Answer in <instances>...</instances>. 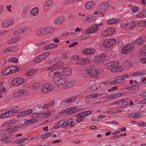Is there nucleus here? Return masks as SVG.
<instances>
[{
	"label": "nucleus",
	"instance_id": "nucleus-25",
	"mask_svg": "<svg viewBox=\"0 0 146 146\" xmlns=\"http://www.w3.org/2000/svg\"><path fill=\"white\" fill-rule=\"evenodd\" d=\"M141 116V114L139 112L132 113L128 116L129 118H133L134 119H137L140 117Z\"/></svg>",
	"mask_w": 146,
	"mask_h": 146
},
{
	"label": "nucleus",
	"instance_id": "nucleus-46",
	"mask_svg": "<svg viewBox=\"0 0 146 146\" xmlns=\"http://www.w3.org/2000/svg\"><path fill=\"white\" fill-rule=\"evenodd\" d=\"M19 91L21 96L23 95H26L27 94L26 90L21 89Z\"/></svg>",
	"mask_w": 146,
	"mask_h": 146
},
{
	"label": "nucleus",
	"instance_id": "nucleus-29",
	"mask_svg": "<svg viewBox=\"0 0 146 146\" xmlns=\"http://www.w3.org/2000/svg\"><path fill=\"white\" fill-rule=\"evenodd\" d=\"M39 13V9L37 7L33 8L30 11L31 15L33 16H36Z\"/></svg>",
	"mask_w": 146,
	"mask_h": 146
},
{
	"label": "nucleus",
	"instance_id": "nucleus-56",
	"mask_svg": "<svg viewBox=\"0 0 146 146\" xmlns=\"http://www.w3.org/2000/svg\"><path fill=\"white\" fill-rule=\"evenodd\" d=\"M76 82L74 81H73L70 82L67 81V84L69 85L68 87H70L73 86L75 84Z\"/></svg>",
	"mask_w": 146,
	"mask_h": 146
},
{
	"label": "nucleus",
	"instance_id": "nucleus-38",
	"mask_svg": "<svg viewBox=\"0 0 146 146\" xmlns=\"http://www.w3.org/2000/svg\"><path fill=\"white\" fill-rule=\"evenodd\" d=\"M145 42L143 39L141 38L137 39L135 41V43L139 45H143Z\"/></svg>",
	"mask_w": 146,
	"mask_h": 146
},
{
	"label": "nucleus",
	"instance_id": "nucleus-61",
	"mask_svg": "<svg viewBox=\"0 0 146 146\" xmlns=\"http://www.w3.org/2000/svg\"><path fill=\"white\" fill-rule=\"evenodd\" d=\"M51 115V113L50 112L46 113L44 115V118H48Z\"/></svg>",
	"mask_w": 146,
	"mask_h": 146
},
{
	"label": "nucleus",
	"instance_id": "nucleus-59",
	"mask_svg": "<svg viewBox=\"0 0 146 146\" xmlns=\"http://www.w3.org/2000/svg\"><path fill=\"white\" fill-rule=\"evenodd\" d=\"M56 71V70L54 72H53L52 71H50L49 72L48 74V76L50 77H53L54 78V73Z\"/></svg>",
	"mask_w": 146,
	"mask_h": 146
},
{
	"label": "nucleus",
	"instance_id": "nucleus-23",
	"mask_svg": "<svg viewBox=\"0 0 146 146\" xmlns=\"http://www.w3.org/2000/svg\"><path fill=\"white\" fill-rule=\"evenodd\" d=\"M32 112V110L31 109H28L25 111H22L20 112L18 114L19 117H23L31 114Z\"/></svg>",
	"mask_w": 146,
	"mask_h": 146
},
{
	"label": "nucleus",
	"instance_id": "nucleus-45",
	"mask_svg": "<svg viewBox=\"0 0 146 146\" xmlns=\"http://www.w3.org/2000/svg\"><path fill=\"white\" fill-rule=\"evenodd\" d=\"M17 128V126H14L12 127L8 128L7 130L9 131V133H12L16 131V129H15Z\"/></svg>",
	"mask_w": 146,
	"mask_h": 146
},
{
	"label": "nucleus",
	"instance_id": "nucleus-48",
	"mask_svg": "<svg viewBox=\"0 0 146 146\" xmlns=\"http://www.w3.org/2000/svg\"><path fill=\"white\" fill-rule=\"evenodd\" d=\"M97 94H91L86 97V98L87 99H90L91 98H94L97 97Z\"/></svg>",
	"mask_w": 146,
	"mask_h": 146
},
{
	"label": "nucleus",
	"instance_id": "nucleus-11",
	"mask_svg": "<svg viewBox=\"0 0 146 146\" xmlns=\"http://www.w3.org/2000/svg\"><path fill=\"white\" fill-rule=\"evenodd\" d=\"M116 42L115 40L114 39H109L105 40L103 44L104 47H110L116 44Z\"/></svg>",
	"mask_w": 146,
	"mask_h": 146
},
{
	"label": "nucleus",
	"instance_id": "nucleus-40",
	"mask_svg": "<svg viewBox=\"0 0 146 146\" xmlns=\"http://www.w3.org/2000/svg\"><path fill=\"white\" fill-rule=\"evenodd\" d=\"M95 19V17L93 16L88 15L86 18L85 20L86 21L88 22H92L94 21Z\"/></svg>",
	"mask_w": 146,
	"mask_h": 146
},
{
	"label": "nucleus",
	"instance_id": "nucleus-51",
	"mask_svg": "<svg viewBox=\"0 0 146 146\" xmlns=\"http://www.w3.org/2000/svg\"><path fill=\"white\" fill-rule=\"evenodd\" d=\"M73 2V0H66L64 4V5L66 6Z\"/></svg>",
	"mask_w": 146,
	"mask_h": 146
},
{
	"label": "nucleus",
	"instance_id": "nucleus-3",
	"mask_svg": "<svg viewBox=\"0 0 146 146\" xmlns=\"http://www.w3.org/2000/svg\"><path fill=\"white\" fill-rule=\"evenodd\" d=\"M72 69L70 68H59L55 72V75L70 76L71 74Z\"/></svg>",
	"mask_w": 146,
	"mask_h": 146
},
{
	"label": "nucleus",
	"instance_id": "nucleus-44",
	"mask_svg": "<svg viewBox=\"0 0 146 146\" xmlns=\"http://www.w3.org/2000/svg\"><path fill=\"white\" fill-rule=\"evenodd\" d=\"M38 70L37 69L31 70L27 73V75L28 76H30L32 74L36 72Z\"/></svg>",
	"mask_w": 146,
	"mask_h": 146
},
{
	"label": "nucleus",
	"instance_id": "nucleus-19",
	"mask_svg": "<svg viewBox=\"0 0 146 146\" xmlns=\"http://www.w3.org/2000/svg\"><path fill=\"white\" fill-rule=\"evenodd\" d=\"M106 55L103 53H101L99 55L96 56L94 58L95 62H103L106 59Z\"/></svg>",
	"mask_w": 146,
	"mask_h": 146
},
{
	"label": "nucleus",
	"instance_id": "nucleus-20",
	"mask_svg": "<svg viewBox=\"0 0 146 146\" xmlns=\"http://www.w3.org/2000/svg\"><path fill=\"white\" fill-rule=\"evenodd\" d=\"M51 65L48 67V69L49 70L56 69L58 68L60 65L58 62L56 60L51 61L50 62Z\"/></svg>",
	"mask_w": 146,
	"mask_h": 146
},
{
	"label": "nucleus",
	"instance_id": "nucleus-2",
	"mask_svg": "<svg viewBox=\"0 0 146 146\" xmlns=\"http://www.w3.org/2000/svg\"><path fill=\"white\" fill-rule=\"evenodd\" d=\"M53 80L56 85L59 86H62L64 88H66L69 85L67 84V79L65 78H60V77L62 76L61 75H55V72L54 73Z\"/></svg>",
	"mask_w": 146,
	"mask_h": 146
},
{
	"label": "nucleus",
	"instance_id": "nucleus-32",
	"mask_svg": "<svg viewBox=\"0 0 146 146\" xmlns=\"http://www.w3.org/2000/svg\"><path fill=\"white\" fill-rule=\"evenodd\" d=\"M129 6L133 13H136L139 11V7H136L131 4H129Z\"/></svg>",
	"mask_w": 146,
	"mask_h": 146
},
{
	"label": "nucleus",
	"instance_id": "nucleus-28",
	"mask_svg": "<svg viewBox=\"0 0 146 146\" xmlns=\"http://www.w3.org/2000/svg\"><path fill=\"white\" fill-rule=\"evenodd\" d=\"M65 18L62 17H59L57 18L54 21L56 24H60L63 23L65 21Z\"/></svg>",
	"mask_w": 146,
	"mask_h": 146
},
{
	"label": "nucleus",
	"instance_id": "nucleus-7",
	"mask_svg": "<svg viewBox=\"0 0 146 146\" xmlns=\"http://www.w3.org/2000/svg\"><path fill=\"white\" fill-rule=\"evenodd\" d=\"M71 59L72 60L76 61V63L78 65L87 64L90 62V60L88 59L80 58L79 57L76 56H72Z\"/></svg>",
	"mask_w": 146,
	"mask_h": 146
},
{
	"label": "nucleus",
	"instance_id": "nucleus-12",
	"mask_svg": "<svg viewBox=\"0 0 146 146\" xmlns=\"http://www.w3.org/2000/svg\"><path fill=\"white\" fill-rule=\"evenodd\" d=\"M86 73L88 75L95 78H97L99 77V72L95 69L88 68L86 70Z\"/></svg>",
	"mask_w": 146,
	"mask_h": 146
},
{
	"label": "nucleus",
	"instance_id": "nucleus-58",
	"mask_svg": "<svg viewBox=\"0 0 146 146\" xmlns=\"http://www.w3.org/2000/svg\"><path fill=\"white\" fill-rule=\"evenodd\" d=\"M125 65L126 66H132V63L129 61H127L125 63Z\"/></svg>",
	"mask_w": 146,
	"mask_h": 146
},
{
	"label": "nucleus",
	"instance_id": "nucleus-21",
	"mask_svg": "<svg viewBox=\"0 0 146 146\" xmlns=\"http://www.w3.org/2000/svg\"><path fill=\"white\" fill-rule=\"evenodd\" d=\"M135 26L134 22H132L128 24L125 23L122 25V27L125 29H133Z\"/></svg>",
	"mask_w": 146,
	"mask_h": 146
},
{
	"label": "nucleus",
	"instance_id": "nucleus-30",
	"mask_svg": "<svg viewBox=\"0 0 146 146\" xmlns=\"http://www.w3.org/2000/svg\"><path fill=\"white\" fill-rule=\"evenodd\" d=\"M136 17L138 18H142L146 17V10H143L139 12L136 15Z\"/></svg>",
	"mask_w": 146,
	"mask_h": 146
},
{
	"label": "nucleus",
	"instance_id": "nucleus-62",
	"mask_svg": "<svg viewBox=\"0 0 146 146\" xmlns=\"http://www.w3.org/2000/svg\"><path fill=\"white\" fill-rule=\"evenodd\" d=\"M110 123L112 124L113 125L116 126L118 125V123L115 121L113 120L110 122Z\"/></svg>",
	"mask_w": 146,
	"mask_h": 146
},
{
	"label": "nucleus",
	"instance_id": "nucleus-50",
	"mask_svg": "<svg viewBox=\"0 0 146 146\" xmlns=\"http://www.w3.org/2000/svg\"><path fill=\"white\" fill-rule=\"evenodd\" d=\"M9 62L16 63L18 61V60L17 58L14 57H11L9 59Z\"/></svg>",
	"mask_w": 146,
	"mask_h": 146
},
{
	"label": "nucleus",
	"instance_id": "nucleus-16",
	"mask_svg": "<svg viewBox=\"0 0 146 146\" xmlns=\"http://www.w3.org/2000/svg\"><path fill=\"white\" fill-rule=\"evenodd\" d=\"M129 76L128 75H125L121 78L115 79L111 81H110V83L112 85L120 83L125 81V79L128 78Z\"/></svg>",
	"mask_w": 146,
	"mask_h": 146
},
{
	"label": "nucleus",
	"instance_id": "nucleus-9",
	"mask_svg": "<svg viewBox=\"0 0 146 146\" xmlns=\"http://www.w3.org/2000/svg\"><path fill=\"white\" fill-rule=\"evenodd\" d=\"M54 86L51 83H46L44 84L42 87L41 90L44 93H48L54 89Z\"/></svg>",
	"mask_w": 146,
	"mask_h": 146
},
{
	"label": "nucleus",
	"instance_id": "nucleus-42",
	"mask_svg": "<svg viewBox=\"0 0 146 146\" xmlns=\"http://www.w3.org/2000/svg\"><path fill=\"white\" fill-rule=\"evenodd\" d=\"M76 108L75 107H72L68 108L66 109L61 111L59 113L60 114H62L64 113L70 111L75 109Z\"/></svg>",
	"mask_w": 146,
	"mask_h": 146
},
{
	"label": "nucleus",
	"instance_id": "nucleus-54",
	"mask_svg": "<svg viewBox=\"0 0 146 146\" xmlns=\"http://www.w3.org/2000/svg\"><path fill=\"white\" fill-rule=\"evenodd\" d=\"M6 88L5 87L2 88L0 89V98H1L3 97L2 93L5 92Z\"/></svg>",
	"mask_w": 146,
	"mask_h": 146
},
{
	"label": "nucleus",
	"instance_id": "nucleus-17",
	"mask_svg": "<svg viewBox=\"0 0 146 146\" xmlns=\"http://www.w3.org/2000/svg\"><path fill=\"white\" fill-rule=\"evenodd\" d=\"M115 32V29L113 28H109L104 31L102 35L104 37L109 36L113 35Z\"/></svg>",
	"mask_w": 146,
	"mask_h": 146
},
{
	"label": "nucleus",
	"instance_id": "nucleus-27",
	"mask_svg": "<svg viewBox=\"0 0 146 146\" xmlns=\"http://www.w3.org/2000/svg\"><path fill=\"white\" fill-rule=\"evenodd\" d=\"M57 45L56 44H50L44 46L43 47V49L45 50L50 49L52 48H54L57 46Z\"/></svg>",
	"mask_w": 146,
	"mask_h": 146
},
{
	"label": "nucleus",
	"instance_id": "nucleus-55",
	"mask_svg": "<svg viewBox=\"0 0 146 146\" xmlns=\"http://www.w3.org/2000/svg\"><path fill=\"white\" fill-rule=\"evenodd\" d=\"M26 140V138L21 139L17 140L16 142L18 144H21L24 142Z\"/></svg>",
	"mask_w": 146,
	"mask_h": 146
},
{
	"label": "nucleus",
	"instance_id": "nucleus-34",
	"mask_svg": "<svg viewBox=\"0 0 146 146\" xmlns=\"http://www.w3.org/2000/svg\"><path fill=\"white\" fill-rule=\"evenodd\" d=\"M53 5V1L51 0H48L46 1L45 3L44 6L48 8H52Z\"/></svg>",
	"mask_w": 146,
	"mask_h": 146
},
{
	"label": "nucleus",
	"instance_id": "nucleus-4",
	"mask_svg": "<svg viewBox=\"0 0 146 146\" xmlns=\"http://www.w3.org/2000/svg\"><path fill=\"white\" fill-rule=\"evenodd\" d=\"M75 123L73 119H70L67 120L66 122L64 120L60 121L56 126V128H59V126L64 127L67 125H69L70 127H72L75 125Z\"/></svg>",
	"mask_w": 146,
	"mask_h": 146
},
{
	"label": "nucleus",
	"instance_id": "nucleus-64",
	"mask_svg": "<svg viewBox=\"0 0 146 146\" xmlns=\"http://www.w3.org/2000/svg\"><path fill=\"white\" fill-rule=\"evenodd\" d=\"M140 96H146V91H144L141 92L140 93Z\"/></svg>",
	"mask_w": 146,
	"mask_h": 146
},
{
	"label": "nucleus",
	"instance_id": "nucleus-14",
	"mask_svg": "<svg viewBox=\"0 0 146 146\" xmlns=\"http://www.w3.org/2000/svg\"><path fill=\"white\" fill-rule=\"evenodd\" d=\"M133 76L138 77L137 78V81L135 80V82L139 84L143 83L145 80V78L143 77L141 73L139 72H137L133 74Z\"/></svg>",
	"mask_w": 146,
	"mask_h": 146
},
{
	"label": "nucleus",
	"instance_id": "nucleus-24",
	"mask_svg": "<svg viewBox=\"0 0 146 146\" xmlns=\"http://www.w3.org/2000/svg\"><path fill=\"white\" fill-rule=\"evenodd\" d=\"M95 51L93 48H86L84 50L83 53L84 54L89 55L94 54Z\"/></svg>",
	"mask_w": 146,
	"mask_h": 146
},
{
	"label": "nucleus",
	"instance_id": "nucleus-18",
	"mask_svg": "<svg viewBox=\"0 0 146 146\" xmlns=\"http://www.w3.org/2000/svg\"><path fill=\"white\" fill-rule=\"evenodd\" d=\"M49 52H45L39 55L35 59L34 61L36 63H39L42 61L49 55Z\"/></svg>",
	"mask_w": 146,
	"mask_h": 146
},
{
	"label": "nucleus",
	"instance_id": "nucleus-36",
	"mask_svg": "<svg viewBox=\"0 0 146 146\" xmlns=\"http://www.w3.org/2000/svg\"><path fill=\"white\" fill-rule=\"evenodd\" d=\"M92 113V111L89 110L85 111L82 113H78L77 115V116H82L84 117L90 115Z\"/></svg>",
	"mask_w": 146,
	"mask_h": 146
},
{
	"label": "nucleus",
	"instance_id": "nucleus-37",
	"mask_svg": "<svg viewBox=\"0 0 146 146\" xmlns=\"http://www.w3.org/2000/svg\"><path fill=\"white\" fill-rule=\"evenodd\" d=\"M140 62L141 63H146V53H142L141 54L140 59Z\"/></svg>",
	"mask_w": 146,
	"mask_h": 146
},
{
	"label": "nucleus",
	"instance_id": "nucleus-43",
	"mask_svg": "<svg viewBox=\"0 0 146 146\" xmlns=\"http://www.w3.org/2000/svg\"><path fill=\"white\" fill-rule=\"evenodd\" d=\"M37 120V119H30L27 120L24 123V124L25 125H28L30 124L34 123Z\"/></svg>",
	"mask_w": 146,
	"mask_h": 146
},
{
	"label": "nucleus",
	"instance_id": "nucleus-26",
	"mask_svg": "<svg viewBox=\"0 0 146 146\" xmlns=\"http://www.w3.org/2000/svg\"><path fill=\"white\" fill-rule=\"evenodd\" d=\"M19 36H17L16 38H13L11 39L8 40L7 42V43L8 44H10L15 43L19 41L20 39Z\"/></svg>",
	"mask_w": 146,
	"mask_h": 146
},
{
	"label": "nucleus",
	"instance_id": "nucleus-47",
	"mask_svg": "<svg viewBox=\"0 0 146 146\" xmlns=\"http://www.w3.org/2000/svg\"><path fill=\"white\" fill-rule=\"evenodd\" d=\"M41 86L40 83L36 82L33 84L32 86L34 88H39Z\"/></svg>",
	"mask_w": 146,
	"mask_h": 146
},
{
	"label": "nucleus",
	"instance_id": "nucleus-5",
	"mask_svg": "<svg viewBox=\"0 0 146 146\" xmlns=\"http://www.w3.org/2000/svg\"><path fill=\"white\" fill-rule=\"evenodd\" d=\"M54 29L52 27H44L42 28L36 32V34L37 35H41L47 34L52 32Z\"/></svg>",
	"mask_w": 146,
	"mask_h": 146
},
{
	"label": "nucleus",
	"instance_id": "nucleus-35",
	"mask_svg": "<svg viewBox=\"0 0 146 146\" xmlns=\"http://www.w3.org/2000/svg\"><path fill=\"white\" fill-rule=\"evenodd\" d=\"M9 70H10V74L16 72L18 71L19 68L17 66H9Z\"/></svg>",
	"mask_w": 146,
	"mask_h": 146
},
{
	"label": "nucleus",
	"instance_id": "nucleus-52",
	"mask_svg": "<svg viewBox=\"0 0 146 146\" xmlns=\"http://www.w3.org/2000/svg\"><path fill=\"white\" fill-rule=\"evenodd\" d=\"M11 52H15L17 51L18 48L17 46L11 47Z\"/></svg>",
	"mask_w": 146,
	"mask_h": 146
},
{
	"label": "nucleus",
	"instance_id": "nucleus-13",
	"mask_svg": "<svg viewBox=\"0 0 146 146\" xmlns=\"http://www.w3.org/2000/svg\"><path fill=\"white\" fill-rule=\"evenodd\" d=\"M14 20L12 19H9L4 20L2 22L1 26L4 28H7L13 25L14 23Z\"/></svg>",
	"mask_w": 146,
	"mask_h": 146
},
{
	"label": "nucleus",
	"instance_id": "nucleus-60",
	"mask_svg": "<svg viewBox=\"0 0 146 146\" xmlns=\"http://www.w3.org/2000/svg\"><path fill=\"white\" fill-rule=\"evenodd\" d=\"M19 96H20V94L19 93V91H18L17 92H14V96L16 98L19 97Z\"/></svg>",
	"mask_w": 146,
	"mask_h": 146
},
{
	"label": "nucleus",
	"instance_id": "nucleus-15",
	"mask_svg": "<svg viewBox=\"0 0 146 146\" xmlns=\"http://www.w3.org/2000/svg\"><path fill=\"white\" fill-rule=\"evenodd\" d=\"M134 44H129L124 46L121 50L122 53L123 54H127L133 50Z\"/></svg>",
	"mask_w": 146,
	"mask_h": 146
},
{
	"label": "nucleus",
	"instance_id": "nucleus-41",
	"mask_svg": "<svg viewBox=\"0 0 146 146\" xmlns=\"http://www.w3.org/2000/svg\"><path fill=\"white\" fill-rule=\"evenodd\" d=\"M9 67L6 68L2 70V73L4 75H9L10 74Z\"/></svg>",
	"mask_w": 146,
	"mask_h": 146
},
{
	"label": "nucleus",
	"instance_id": "nucleus-10",
	"mask_svg": "<svg viewBox=\"0 0 146 146\" xmlns=\"http://www.w3.org/2000/svg\"><path fill=\"white\" fill-rule=\"evenodd\" d=\"M102 25V23L96 24L94 26H91L88 27L86 30L85 33L88 34L93 33L96 31L99 28V26Z\"/></svg>",
	"mask_w": 146,
	"mask_h": 146
},
{
	"label": "nucleus",
	"instance_id": "nucleus-33",
	"mask_svg": "<svg viewBox=\"0 0 146 146\" xmlns=\"http://www.w3.org/2000/svg\"><path fill=\"white\" fill-rule=\"evenodd\" d=\"M119 22V19H112L108 20L107 23L108 25H111L117 23Z\"/></svg>",
	"mask_w": 146,
	"mask_h": 146
},
{
	"label": "nucleus",
	"instance_id": "nucleus-6",
	"mask_svg": "<svg viewBox=\"0 0 146 146\" xmlns=\"http://www.w3.org/2000/svg\"><path fill=\"white\" fill-rule=\"evenodd\" d=\"M17 108V107H16L15 108H12L10 110L6 111L0 115V118L3 119L11 117L15 115L18 112V110H16Z\"/></svg>",
	"mask_w": 146,
	"mask_h": 146
},
{
	"label": "nucleus",
	"instance_id": "nucleus-57",
	"mask_svg": "<svg viewBox=\"0 0 146 146\" xmlns=\"http://www.w3.org/2000/svg\"><path fill=\"white\" fill-rule=\"evenodd\" d=\"M79 117L78 118L76 119V122H80L84 120V117L82 116H78Z\"/></svg>",
	"mask_w": 146,
	"mask_h": 146
},
{
	"label": "nucleus",
	"instance_id": "nucleus-22",
	"mask_svg": "<svg viewBox=\"0 0 146 146\" xmlns=\"http://www.w3.org/2000/svg\"><path fill=\"white\" fill-rule=\"evenodd\" d=\"M24 81V80L21 78H17L13 80L12 84L14 86L20 85L23 83Z\"/></svg>",
	"mask_w": 146,
	"mask_h": 146
},
{
	"label": "nucleus",
	"instance_id": "nucleus-63",
	"mask_svg": "<svg viewBox=\"0 0 146 146\" xmlns=\"http://www.w3.org/2000/svg\"><path fill=\"white\" fill-rule=\"evenodd\" d=\"M20 33L19 29L15 31L13 33V35H20Z\"/></svg>",
	"mask_w": 146,
	"mask_h": 146
},
{
	"label": "nucleus",
	"instance_id": "nucleus-1",
	"mask_svg": "<svg viewBox=\"0 0 146 146\" xmlns=\"http://www.w3.org/2000/svg\"><path fill=\"white\" fill-rule=\"evenodd\" d=\"M106 66L107 68L114 72H121L124 69L123 68L119 65L118 62L117 61L108 62L106 64Z\"/></svg>",
	"mask_w": 146,
	"mask_h": 146
},
{
	"label": "nucleus",
	"instance_id": "nucleus-31",
	"mask_svg": "<svg viewBox=\"0 0 146 146\" xmlns=\"http://www.w3.org/2000/svg\"><path fill=\"white\" fill-rule=\"evenodd\" d=\"M95 5L94 2L90 1L87 2L85 4V7L86 9H90L92 8Z\"/></svg>",
	"mask_w": 146,
	"mask_h": 146
},
{
	"label": "nucleus",
	"instance_id": "nucleus-39",
	"mask_svg": "<svg viewBox=\"0 0 146 146\" xmlns=\"http://www.w3.org/2000/svg\"><path fill=\"white\" fill-rule=\"evenodd\" d=\"M76 99V97H73L68 99H66L64 100V101L66 103H71L73 102Z\"/></svg>",
	"mask_w": 146,
	"mask_h": 146
},
{
	"label": "nucleus",
	"instance_id": "nucleus-53",
	"mask_svg": "<svg viewBox=\"0 0 146 146\" xmlns=\"http://www.w3.org/2000/svg\"><path fill=\"white\" fill-rule=\"evenodd\" d=\"M51 135V133H48L42 135L41 137L43 139H46L48 137Z\"/></svg>",
	"mask_w": 146,
	"mask_h": 146
},
{
	"label": "nucleus",
	"instance_id": "nucleus-49",
	"mask_svg": "<svg viewBox=\"0 0 146 146\" xmlns=\"http://www.w3.org/2000/svg\"><path fill=\"white\" fill-rule=\"evenodd\" d=\"M19 32L21 34L24 33L28 30V28L27 27H24L21 29H19Z\"/></svg>",
	"mask_w": 146,
	"mask_h": 146
},
{
	"label": "nucleus",
	"instance_id": "nucleus-8",
	"mask_svg": "<svg viewBox=\"0 0 146 146\" xmlns=\"http://www.w3.org/2000/svg\"><path fill=\"white\" fill-rule=\"evenodd\" d=\"M110 5L107 2H104L101 3L98 6L97 10L99 11L101 14H103L106 12L108 9Z\"/></svg>",
	"mask_w": 146,
	"mask_h": 146
}]
</instances>
